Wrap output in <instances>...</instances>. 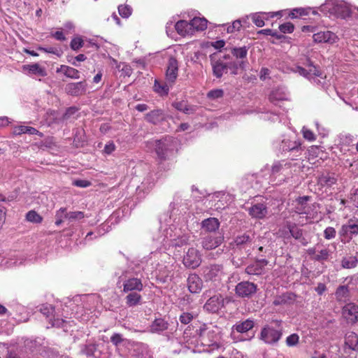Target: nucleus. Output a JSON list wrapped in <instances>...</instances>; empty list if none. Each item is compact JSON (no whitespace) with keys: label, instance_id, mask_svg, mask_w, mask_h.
Returning <instances> with one entry per match:
<instances>
[{"label":"nucleus","instance_id":"nucleus-38","mask_svg":"<svg viewBox=\"0 0 358 358\" xmlns=\"http://www.w3.org/2000/svg\"><path fill=\"white\" fill-rule=\"evenodd\" d=\"M331 255V252L330 250L326 248L318 250L317 254L313 257V259L318 262L327 261L329 259Z\"/></svg>","mask_w":358,"mask_h":358},{"label":"nucleus","instance_id":"nucleus-16","mask_svg":"<svg viewBox=\"0 0 358 358\" xmlns=\"http://www.w3.org/2000/svg\"><path fill=\"white\" fill-rule=\"evenodd\" d=\"M224 304V299L220 294H215L211 296L205 303L204 309L208 312H217Z\"/></svg>","mask_w":358,"mask_h":358},{"label":"nucleus","instance_id":"nucleus-44","mask_svg":"<svg viewBox=\"0 0 358 358\" xmlns=\"http://www.w3.org/2000/svg\"><path fill=\"white\" fill-rule=\"evenodd\" d=\"M26 218L29 222L33 223H41L43 217L34 210H30L27 213Z\"/></svg>","mask_w":358,"mask_h":358},{"label":"nucleus","instance_id":"nucleus-5","mask_svg":"<svg viewBox=\"0 0 358 358\" xmlns=\"http://www.w3.org/2000/svg\"><path fill=\"white\" fill-rule=\"evenodd\" d=\"M294 71L317 85L322 84L321 79L325 78V76H323V73L315 66L313 65L310 61H308L306 68L296 66Z\"/></svg>","mask_w":358,"mask_h":358},{"label":"nucleus","instance_id":"nucleus-54","mask_svg":"<svg viewBox=\"0 0 358 358\" xmlns=\"http://www.w3.org/2000/svg\"><path fill=\"white\" fill-rule=\"evenodd\" d=\"M303 136L305 139L309 141H313L315 140V135L309 129L303 127L302 129Z\"/></svg>","mask_w":358,"mask_h":358},{"label":"nucleus","instance_id":"nucleus-9","mask_svg":"<svg viewBox=\"0 0 358 358\" xmlns=\"http://www.w3.org/2000/svg\"><path fill=\"white\" fill-rule=\"evenodd\" d=\"M201 263V255L200 252L194 248L188 249L186 255L183 257V264L186 267L195 268Z\"/></svg>","mask_w":358,"mask_h":358},{"label":"nucleus","instance_id":"nucleus-26","mask_svg":"<svg viewBox=\"0 0 358 358\" xmlns=\"http://www.w3.org/2000/svg\"><path fill=\"white\" fill-rule=\"evenodd\" d=\"M175 29L178 34L185 36L192 34L190 23L185 20H180L175 24Z\"/></svg>","mask_w":358,"mask_h":358},{"label":"nucleus","instance_id":"nucleus-56","mask_svg":"<svg viewBox=\"0 0 358 358\" xmlns=\"http://www.w3.org/2000/svg\"><path fill=\"white\" fill-rule=\"evenodd\" d=\"M53 310V307L48 304L43 305L40 308L41 313L46 317H48L50 314H52Z\"/></svg>","mask_w":358,"mask_h":358},{"label":"nucleus","instance_id":"nucleus-33","mask_svg":"<svg viewBox=\"0 0 358 358\" xmlns=\"http://www.w3.org/2000/svg\"><path fill=\"white\" fill-rule=\"evenodd\" d=\"M358 264V257L357 256L344 257L341 260V266L343 268H353Z\"/></svg>","mask_w":358,"mask_h":358},{"label":"nucleus","instance_id":"nucleus-22","mask_svg":"<svg viewBox=\"0 0 358 358\" xmlns=\"http://www.w3.org/2000/svg\"><path fill=\"white\" fill-rule=\"evenodd\" d=\"M220 222L215 217H209L201 222V228L208 232H215L220 227Z\"/></svg>","mask_w":358,"mask_h":358},{"label":"nucleus","instance_id":"nucleus-3","mask_svg":"<svg viewBox=\"0 0 358 358\" xmlns=\"http://www.w3.org/2000/svg\"><path fill=\"white\" fill-rule=\"evenodd\" d=\"M273 323L278 327L275 329L270 325H265L261 330L259 339L268 345H274L277 343L282 338V327L281 320H273Z\"/></svg>","mask_w":358,"mask_h":358},{"label":"nucleus","instance_id":"nucleus-59","mask_svg":"<svg viewBox=\"0 0 358 358\" xmlns=\"http://www.w3.org/2000/svg\"><path fill=\"white\" fill-rule=\"evenodd\" d=\"M73 184L79 187H87L91 185V182L86 180H76L73 182Z\"/></svg>","mask_w":358,"mask_h":358},{"label":"nucleus","instance_id":"nucleus-46","mask_svg":"<svg viewBox=\"0 0 358 358\" xmlns=\"http://www.w3.org/2000/svg\"><path fill=\"white\" fill-rule=\"evenodd\" d=\"M85 217V214L82 211H73L69 212L67 215V220L69 222H73L76 220H80Z\"/></svg>","mask_w":358,"mask_h":358},{"label":"nucleus","instance_id":"nucleus-39","mask_svg":"<svg viewBox=\"0 0 358 358\" xmlns=\"http://www.w3.org/2000/svg\"><path fill=\"white\" fill-rule=\"evenodd\" d=\"M69 212H67L66 208H60L58 210L56 211L55 213V224L57 226H59L64 220H67V215Z\"/></svg>","mask_w":358,"mask_h":358},{"label":"nucleus","instance_id":"nucleus-37","mask_svg":"<svg viewBox=\"0 0 358 358\" xmlns=\"http://www.w3.org/2000/svg\"><path fill=\"white\" fill-rule=\"evenodd\" d=\"M231 54L237 59L246 60L248 55V48L245 46L241 48H234L231 50Z\"/></svg>","mask_w":358,"mask_h":358},{"label":"nucleus","instance_id":"nucleus-34","mask_svg":"<svg viewBox=\"0 0 358 358\" xmlns=\"http://www.w3.org/2000/svg\"><path fill=\"white\" fill-rule=\"evenodd\" d=\"M309 199V196H302V197H299L296 200V212L299 214H306L307 212H306V204H307V201H308Z\"/></svg>","mask_w":358,"mask_h":358},{"label":"nucleus","instance_id":"nucleus-47","mask_svg":"<svg viewBox=\"0 0 358 358\" xmlns=\"http://www.w3.org/2000/svg\"><path fill=\"white\" fill-rule=\"evenodd\" d=\"M320 182L327 186H331L336 182V178L334 175L327 174L320 178Z\"/></svg>","mask_w":358,"mask_h":358},{"label":"nucleus","instance_id":"nucleus-52","mask_svg":"<svg viewBox=\"0 0 358 358\" xmlns=\"http://www.w3.org/2000/svg\"><path fill=\"white\" fill-rule=\"evenodd\" d=\"M194 315L190 313H183L180 315L179 320L182 324H187L192 322Z\"/></svg>","mask_w":358,"mask_h":358},{"label":"nucleus","instance_id":"nucleus-28","mask_svg":"<svg viewBox=\"0 0 358 358\" xmlns=\"http://www.w3.org/2000/svg\"><path fill=\"white\" fill-rule=\"evenodd\" d=\"M253 237L247 234L237 236L234 239V245L239 248H245L251 245Z\"/></svg>","mask_w":358,"mask_h":358},{"label":"nucleus","instance_id":"nucleus-35","mask_svg":"<svg viewBox=\"0 0 358 358\" xmlns=\"http://www.w3.org/2000/svg\"><path fill=\"white\" fill-rule=\"evenodd\" d=\"M248 64L247 60H240L237 62H230L229 65H227V69L231 70V73L236 75L238 73V70H245L246 66Z\"/></svg>","mask_w":358,"mask_h":358},{"label":"nucleus","instance_id":"nucleus-45","mask_svg":"<svg viewBox=\"0 0 358 358\" xmlns=\"http://www.w3.org/2000/svg\"><path fill=\"white\" fill-rule=\"evenodd\" d=\"M118 12L121 17L128 18L132 13V8L129 5H120L118 6Z\"/></svg>","mask_w":358,"mask_h":358},{"label":"nucleus","instance_id":"nucleus-4","mask_svg":"<svg viewBox=\"0 0 358 358\" xmlns=\"http://www.w3.org/2000/svg\"><path fill=\"white\" fill-rule=\"evenodd\" d=\"M120 282H122L123 292L125 293L141 292L143 289V285L141 280L132 276L127 271H124L119 277L117 284Z\"/></svg>","mask_w":358,"mask_h":358},{"label":"nucleus","instance_id":"nucleus-32","mask_svg":"<svg viewBox=\"0 0 358 358\" xmlns=\"http://www.w3.org/2000/svg\"><path fill=\"white\" fill-rule=\"evenodd\" d=\"M345 343L349 348L358 351V336L355 333H348L345 336Z\"/></svg>","mask_w":358,"mask_h":358},{"label":"nucleus","instance_id":"nucleus-6","mask_svg":"<svg viewBox=\"0 0 358 358\" xmlns=\"http://www.w3.org/2000/svg\"><path fill=\"white\" fill-rule=\"evenodd\" d=\"M203 278L206 282H211L217 285L224 276L223 267L219 264H212L203 268Z\"/></svg>","mask_w":358,"mask_h":358},{"label":"nucleus","instance_id":"nucleus-29","mask_svg":"<svg viewBox=\"0 0 358 358\" xmlns=\"http://www.w3.org/2000/svg\"><path fill=\"white\" fill-rule=\"evenodd\" d=\"M169 324L162 318L155 320L150 325L152 333H159L168 329Z\"/></svg>","mask_w":358,"mask_h":358},{"label":"nucleus","instance_id":"nucleus-14","mask_svg":"<svg viewBox=\"0 0 358 358\" xmlns=\"http://www.w3.org/2000/svg\"><path fill=\"white\" fill-rule=\"evenodd\" d=\"M87 86V85L85 81L71 83L66 85L65 91L71 96H80L86 92Z\"/></svg>","mask_w":358,"mask_h":358},{"label":"nucleus","instance_id":"nucleus-18","mask_svg":"<svg viewBox=\"0 0 358 358\" xmlns=\"http://www.w3.org/2000/svg\"><path fill=\"white\" fill-rule=\"evenodd\" d=\"M248 213L254 218L262 219L266 216L268 210L264 203H256L249 208Z\"/></svg>","mask_w":358,"mask_h":358},{"label":"nucleus","instance_id":"nucleus-42","mask_svg":"<svg viewBox=\"0 0 358 358\" xmlns=\"http://www.w3.org/2000/svg\"><path fill=\"white\" fill-rule=\"evenodd\" d=\"M173 106L178 110L182 111L185 114H191L194 110L193 108L189 107L185 101L174 102Z\"/></svg>","mask_w":358,"mask_h":358},{"label":"nucleus","instance_id":"nucleus-58","mask_svg":"<svg viewBox=\"0 0 358 358\" xmlns=\"http://www.w3.org/2000/svg\"><path fill=\"white\" fill-rule=\"evenodd\" d=\"M241 27V22L240 20H235L231 26L228 27L227 31L229 33L234 32L235 30L238 31Z\"/></svg>","mask_w":358,"mask_h":358},{"label":"nucleus","instance_id":"nucleus-43","mask_svg":"<svg viewBox=\"0 0 358 358\" xmlns=\"http://www.w3.org/2000/svg\"><path fill=\"white\" fill-rule=\"evenodd\" d=\"M189 236L183 235L178 238L171 239V245L175 247H182L187 245L189 242Z\"/></svg>","mask_w":358,"mask_h":358},{"label":"nucleus","instance_id":"nucleus-53","mask_svg":"<svg viewBox=\"0 0 358 358\" xmlns=\"http://www.w3.org/2000/svg\"><path fill=\"white\" fill-rule=\"evenodd\" d=\"M294 27L291 22L284 23L279 27V29L284 34H290L294 31Z\"/></svg>","mask_w":358,"mask_h":358},{"label":"nucleus","instance_id":"nucleus-36","mask_svg":"<svg viewBox=\"0 0 358 358\" xmlns=\"http://www.w3.org/2000/svg\"><path fill=\"white\" fill-rule=\"evenodd\" d=\"M24 69L28 70L29 73L38 75L40 76H45L46 75L45 71L38 64L24 66Z\"/></svg>","mask_w":358,"mask_h":358},{"label":"nucleus","instance_id":"nucleus-51","mask_svg":"<svg viewBox=\"0 0 358 358\" xmlns=\"http://www.w3.org/2000/svg\"><path fill=\"white\" fill-rule=\"evenodd\" d=\"M83 43L84 42L81 38L76 37L71 40L70 45L73 50H78L83 46Z\"/></svg>","mask_w":358,"mask_h":358},{"label":"nucleus","instance_id":"nucleus-41","mask_svg":"<svg viewBox=\"0 0 358 358\" xmlns=\"http://www.w3.org/2000/svg\"><path fill=\"white\" fill-rule=\"evenodd\" d=\"M287 230L289 231L290 235L295 239H301L302 236V230L297 227L295 224L291 223L287 224Z\"/></svg>","mask_w":358,"mask_h":358},{"label":"nucleus","instance_id":"nucleus-61","mask_svg":"<svg viewBox=\"0 0 358 358\" xmlns=\"http://www.w3.org/2000/svg\"><path fill=\"white\" fill-rule=\"evenodd\" d=\"M115 150V145L113 141L108 142L104 147V152L107 155L111 154Z\"/></svg>","mask_w":358,"mask_h":358},{"label":"nucleus","instance_id":"nucleus-23","mask_svg":"<svg viewBox=\"0 0 358 358\" xmlns=\"http://www.w3.org/2000/svg\"><path fill=\"white\" fill-rule=\"evenodd\" d=\"M255 322L251 319H247L243 322H236L232 327V331H236L238 333H245L254 327Z\"/></svg>","mask_w":358,"mask_h":358},{"label":"nucleus","instance_id":"nucleus-2","mask_svg":"<svg viewBox=\"0 0 358 358\" xmlns=\"http://www.w3.org/2000/svg\"><path fill=\"white\" fill-rule=\"evenodd\" d=\"M320 10L325 13L345 19L351 14V7L343 0H327L320 6Z\"/></svg>","mask_w":358,"mask_h":358},{"label":"nucleus","instance_id":"nucleus-62","mask_svg":"<svg viewBox=\"0 0 358 358\" xmlns=\"http://www.w3.org/2000/svg\"><path fill=\"white\" fill-rule=\"evenodd\" d=\"M27 126L20 125L15 127L13 130V133L15 135H21L22 134H27Z\"/></svg>","mask_w":358,"mask_h":358},{"label":"nucleus","instance_id":"nucleus-7","mask_svg":"<svg viewBox=\"0 0 358 358\" xmlns=\"http://www.w3.org/2000/svg\"><path fill=\"white\" fill-rule=\"evenodd\" d=\"M338 234L342 243H348L354 235L358 236V221L349 220L346 224L342 225Z\"/></svg>","mask_w":358,"mask_h":358},{"label":"nucleus","instance_id":"nucleus-1","mask_svg":"<svg viewBox=\"0 0 358 358\" xmlns=\"http://www.w3.org/2000/svg\"><path fill=\"white\" fill-rule=\"evenodd\" d=\"M148 150L154 149L160 160H166L174 154L175 144L171 137H165L160 140H151L146 142Z\"/></svg>","mask_w":358,"mask_h":358},{"label":"nucleus","instance_id":"nucleus-24","mask_svg":"<svg viewBox=\"0 0 358 358\" xmlns=\"http://www.w3.org/2000/svg\"><path fill=\"white\" fill-rule=\"evenodd\" d=\"M57 73H62L66 77L71 78V79H79L80 78V72L78 70L66 66V65H61L59 68H57Z\"/></svg>","mask_w":358,"mask_h":358},{"label":"nucleus","instance_id":"nucleus-40","mask_svg":"<svg viewBox=\"0 0 358 358\" xmlns=\"http://www.w3.org/2000/svg\"><path fill=\"white\" fill-rule=\"evenodd\" d=\"M349 294V289L347 285L339 286L335 293L336 297L338 301L345 300Z\"/></svg>","mask_w":358,"mask_h":358},{"label":"nucleus","instance_id":"nucleus-12","mask_svg":"<svg viewBox=\"0 0 358 358\" xmlns=\"http://www.w3.org/2000/svg\"><path fill=\"white\" fill-rule=\"evenodd\" d=\"M268 263V262L266 259H257L245 268V272L248 275H262L265 272V267Z\"/></svg>","mask_w":358,"mask_h":358},{"label":"nucleus","instance_id":"nucleus-10","mask_svg":"<svg viewBox=\"0 0 358 358\" xmlns=\"http://www.w3.org/2000/svg\"><path fill=\"white\" fill-rule=\"evenodd\" d=\"M224 241V236L221 233H214L203 238L201 244L206 250H213L222 244Z\"/></svg>","mask_w":358,"mask_h":358},{"label":"nucleus","instance_id":"nucleus-20","mask_svg":"<svg viewBox=\"0 0 358 358\" xmlns=\"http://www.w3.org/2000/svg\"><path fill=\"white\" fill-rule=\"evenodd\" d=\"M296 301V295L291 292H286L276 296L273 302L275 306L291 305Z\"/></svg>","mask_w":358,"mask_h":358},{"label":"nucleus","instance_id":"nucleus-8","mask_svg":"<svg viewBox=\"0 0 358 358\" xmlns=\"http://www.w3.org/2000/svg\"><path fill=\"white\" fill-rule=\"evenodd\" d=\"M257 285L248 280L238 282L235 287L236 296L241 298L250 299L257 293Z\"/></svg>","mask_w":358,"mask_h":358},{"label":"nucleus","instance_id":"nucleus-48","mask_svg":"<svg viewBox=\"0 0 358 358\" xmlns=\"http://www.w3.org/2000/svg\"><path fill=\"white\" fill-rule=\"evenodd\" d=\"M299 341V336L297 334H292L288 336L286 338V345L288 347H294L296 346Z\"/></svg>","mask_w":358,"mask_h":358},{"label":"nucleus","instance_id":"nucleus-50","mask_svg":"<svg viewBox=\"0 0 358 358\" xmlns=\"http://www.w3.org/2000/svg\"><path fill=\"white\" fill-rule=\"evenodd\" d=\"M224 95V91L221 89H215L210 90L208 92L207 96L211 99H216L222 97Z\"/></svg>","mask_w":358,"mask_h":358},{"label":"nucleus","instance_id":"nucleus-11","mask_svg":"<svg viewBox=\"0 0 358 358\" xmlns=\"http://www.w3.org/2000/svg\"><path fill=\"white\" fill-rule=\"evenodd\" d=\"M342 315L348 324H355L358 322V306L350 303L345 305L342 309Z\"/></svg>","mask_w":358,"mask_h":358},{"label":"nucleus","instance_id":"nucleus-27","mask_svg":"<svg viewBox=\"0 0 358 358\" xmlns=\"http://www.w3.org/2000/svg\"><path fill=\"white\" fill-rule=\"evenodd\" d=\"M212 68L213 75L217 78H220L227 71V64L220 60L212 62Z\"/></svg>","mask_w":358,"mask_h":358},{"label":"nucleus","instance_id":"nucleus-57","mask_svg":"<svg viewBox=\"0 0 358 358\" xmlns=\"http://www.w3.org/2000/svg\"><path fill=\"white\" fill-rule=\"evenodd\" d=\"M286 165V163L283 164V162H275L272 166L271 171L273 173H278L282 169L283 166Z\"/></svg>","mask_w":358,"mask_h":358},{"label":"nucleus","instance_id":"nucleus-60","mask_svg":"<svg viewBox=\"0 0 358 358\" xmlns=\"http://www.w3.org/2000/svg\"><path fill=\"white\" fill-rule=\"evenodd\" d=\"M308 13L306 12V10L303 8H295L289 14V16L292 18H295V17H297L298 15H306Z\"/></svg>","mask_w":358,"mask_h":358},{"label":"nucleus","instance_id":"nucleus-31","mask_svg":"<svg viewBox=\"0 0 358 358\" xmlns=\"http://www.w3.org/2000/svg\"><path fill=\"white\" fill-rule=\"evenodd\" d=\"M192 32L193 31H203L207 27V20L205 18L194 17L190 22Z\"/></svg>","mask_w":358,"mask_h":358},{"label":"nucleus","instance_id":"nucleus-17","mask_svg":"<svg viewBox=\"0 0 358 358\" xmlns=\"http://www.w3.org/2000/svg\"><path fill=\"white\" fill-rule=\"evenodd\" d=\"M313 38L316 43H331L336 42L337 36L330 31H320L313 36Z\"/></svg>","mask_w":358,"mask_h":358},{"label":"nucleus","instance_id":"nucleus-63","mask_svg":"<svg viewBox=\"0 0 358 358\" xmlns=\"http://www.w3.org/2000/svg\"><path fill=\"white\" fill-rule=\"evenodd\" d=\"M253 22L259 27H262L264 25V21L262 17L258 15H254L252 16Z\"/></svg>","mask_w":358,"mask_h":358},{"label":"nucleus","instance_id":"nucleus-30","mask_svg":"<svg viewBox=\"0 0 358 358\" xmlns=\"http://www.w3.org/2000/svg\"><path fill=\"white\" fill-rule=\"evenodd\" d=\"M139 292H131L125 297V303L127 306L133 307L140 304L141 301V296Z\"/></svg>","mask_w":358,"mask_h":358},{"label":"nucleus","instance_id":"nucleus-19","mask_svg":"<svg viewBox=\"0 0 358 358\" xmlns=\"http://www.w3.org/2000/svg\"><path fill=\"white\" fill-rule=\"evenodd\" d=\"M187 286L190 292L198 293L202 288V280L196 274L189 275L187 278Z\"/></svg>","mask_w":358,"mask_h":358},{"label":"nucleus","instance_id":"nucleus-13","mask_svg":"<svg viewBox=\"0 0 358 358\" xmlns=\"http://www.w3.org/2000/svg\"><path fill=\"white\" fill-rule=\"evenodd\" d=\"M277 149L281 154L287 152H298L301 150V143L296 141L284 138L278 144Z\"/></svg>","mask_w":358,"mask_h":358},{"label":"nucleus","instance_id":"nucleus-55","mask_svg":"<svg viewBox=\"0 0 358 358\" xmlns=\"http://www.w3.org/2000/svg\"><path fill=\"white\" fill-rule=\"evenodd\" d=\"M336 231L334 227H327L324 231V236L326 239L330 240L336 236Z\"/></svg>","mask_w":358,"mask_h":358},{"label":"nucleus","instance_id":"nucleus-25","mask_svg":"<svg viewBox=\"0 0 358 358\" xmlns=\"http://www.w3.org/2000/svg\"><path fill=\"white\" fill-rule=\"evenodd\" d=\"M164 114L162 110L156 109L147 113L145 115V120L148 122L154 124H157L160 121L164 120Z\"/></svg>","mask_w":358,"mask_h":358},{"label":"nucleus","instance_id":"nucleus-64","mask_svg":"<svg viewBox=\"0 0 358 358\" xmlns=\"http://www.w3.org/2000/svg\"><path fill=\"white\" fill-rule=\"evenodd\" d=\"M66 322L63 320V319H59V318H57V319H54L53 321H52V327H64V324L66 323Z\"/></svg>","mask_w":358,"mask_h":358},{"label":"nucleus","instance_id":"nucleus-15","mask_svg":"<svg viewBox=\"0 0 358 358\" xmlns=\"http://www.w3.org/2000/svg\"><path fill=\"white\" fill-rule=\"evenodd\" d=\"M178 62L176 58L171 57L169 59L166 72V79L167 82L173 83L178 77Z\"/></svg>","mask_w":358,"mask_h":358},{"label":"nucleus","instance_id":"nucleus-21","mask_svg":"<svg viewBox=\"0 0 358 358\" xmlns=\"http://www.w3.org/2000/svg\"><path fill=\"white\" fill-rule=\"evenodd\" d=\"M269 100L275 105H278L280 107L282 106L280 103L283 102L285 101H288V95L287 94L280 89H277L275 90L272 91V92L269 95Z\"/></svg>","mask_w":358,"mask_h":358},{"label":"nucleus","instance_id":"nucleus-49","mask_svg":"<svg viewBox=\"0 0 358 358\" xmlns=\"http://www.w3.org/2000/svg\"><path fill=\"white\" fill-rule=\"evenodd\" d=\"M154 87H155V90L158 93L163 94H168L169 87L167 86L166 84L162 85L159 82H158L157 80H155Z\"/></svg>","mask_w":358,"mask_h":358}]
</instances>
